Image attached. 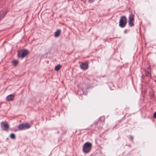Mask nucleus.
<instances>
[{
  "mask_svg": "<svg viewBox=\"0 0 156 156\" xmlns=\"http://www.w3.org/2000/svg\"><path fill=\"white\" fill-rule=\"evenodd\" d=\"M61 66L59 64L55 66V69L56 71H58L61 69Z\"/></svg>",
  "mask_w": 156,
  "mask_h": 156,
  "instance_id": "9d476101",
  "label": "nucleus"
},
{
  "mask_svg": "<svg viewBox=\"0 0 156 156\" xmlns=\"http://www.w3.org/2000/svg\"><path fill=\"white\" fill-rule=\"evenodd\" d=\"M128 22L129 25L130 26L132 27L133 25V21H130L129 20Z\"/></svg>",
  "mask_w": 156,
  "mask_h": 156,
  "instance_id": "2eb2a0df",
  "label": "nucleus"
},
{
  "mask_svg": "<svg viewBox=\"0 0 156 156\" xmlns=\"http://www.w3.org/2000/svg\"><path fill=\"white\" fill-rule=\"evenodd\" d=\"M61 30H57L55 33V37H59L60 34Z\"/></svg>",
  "mask_w": 156,
  "mask_h": 156,
  "instance_id": "1a4fd4ad",
  "label": "nucleus"
},
{
  "mask_svg": "<svg viewBox=\"0 0 156 156\" xmlns=\"http://www.w3.org/2000/svg\"><path fill=\"white\" fill-rule=\"evenodd\" d=\"M94 0H89L88 2L90 3H91Z\"/></svg>",
  "mask_w": 156,
  "mask_h": 156,
  "instance_id": "dca6fc26",
  "label": "nucleus"
},
{
  "mask_svg": "<svg viewBox=\"0 0 156 156\" xmlns=\"http://www.w3.org/2000/svg\"><path fill=\"white\" fill-rule=\"evenodd\" d=\"M14 98V95L12 94H10L6 98V100L8 101H11L13 100Z\"/></svg>",
  "mask_w": 156,
  "mask_h": 156,
  "instance_id": "0eeeda50",
  "label": "nucleus"
},
{
  "mask_svg": "<svg viewBox=\"0 0 156 156\" xmlns=\"http://www.w3.org/2000/svg\"><path fill=\"white\" fill-rule=\"evenodd\" d=\"M10 137L12 139H14L15 138V136L14 134L12 133L10 135Z\"/></svg>",
  "mask_w": 156,
  "mask_h": 156,
  "instance_id": "ddd939ff",
  "label": "nucleus"
},
{
  "mask_svg": "<svg viewBox=\"0 0 156 156\" xmlns=\"http://www.w3.org/2000/svg\"><path fill=\"white\" fill-rule=\"evenodd\" d=\"M7 12V11L6 10H5L3 13L1 15V17L3 18Z\"/></svg>",
  "mask_w": 156,
  "mask_h": 156,
  "instance_id": "4468645a",
  "label": "nucleus"
},
{
  "mask_svg": "<svg viewBox=\"0 0 156 156\" xmlns=\"http://www.w3.org/2000/svg\"><path fill=\"white\" fill-rule=\"evenodd\" d=\"M29 128V125L28 123L22 124L19 125L18 128L19 130L25 129Z\"/></svg>",
  "mask_w": 156,
  "mask_h": 156,
  "instance_id": "20e7f679",
  "label": "nucleus"
},
{
  "mask_svg": "<svg viewBox=\"0 0 156 156\" xmlns=\"http://www.w3.org/2000/svg\"><path fill=\"white\" fill-rule=\"evenodd\" d=\"M1 125H2L4 127L3 129L4 130L8 131V129L9 128V125L8 122H6V121L3 122L1 123Z\"/></svg>",
  "mask_w": 156,
  "mask_h": 156,
  "instance_id": "39448f33",
  "label": "nucleus"
},
{
  "mask_svg": "<svg viewBox=\"0 0 156 156\" xmlns=\"http://www.w3.org/2000/svg\"><path fill=\"white\" fill-rule=\"evenodd\" d=\"M154 117L156 119V112H155L154 114Z\"/></svg>",
  "mask_w": 156,
  "mask_h": 156,
  "instance_id": "f3484780",
  "label": "nucleus"
},
{
  "mask_svg": "<svg viewBox=\"0 0 156 156\" xmlns=\"http://www.w3.org/2000/svg\"><path fill=\"white\" fill-rule=\"evenodd\" d=\"M12 63L14 66H16L18 63V61L17 60H14Z\"/></svg>",
  "mask_w": 156,
  "mask_h": 156,
  "instance_id": "f8f14e48",
  "label": "nucleus"
},
{
  "mask_svg": "<svg viewBox=\"0 0 156 156\" xmlns=\"http://www.w3.org/2000/svg\"><path fill=\"white\" fill-rule=\"evenodd\" d=\"M28 54V51L25 49H21L18 51L17 56L19 58H23L26 56Z\"/></svg>",
  "mask_w": 156,
  "mask_h": 156,
  "instance_id": "f257e3e1",
  "label": "nucleus"
},
{
  "mask_svg": "<svg viewBox=\"0 0 156 156\" xmlns=\"http://www.w3.org/2000/svg\"><path fill=\"white\" fill-rule=\"evenodd\" d=\"M151 70L150 67H148V70L146 71V74L147 76L148 77H150L151 76Z\"/></svg>",
  "mask_w": 156,
  "mask_h": 156,
  "instance_id": "6e6552de",
  "label": "nucleus"
},
{
  "mask_svg": "<svg viewBox=\"0 0 156 156\" xmlns=\"http://www.w3.org/2000/svg\"><path fill=\"white\" fill-rule=\"evenodd\" d=\"M91 148V144L89 142L86 143L83 145V151L85 153H88Z\"/></svg>",
  "mask_w": 156,
  "mask_h": 156,
  "instance_id": "f03ea898",
  "label": "nucleus"
},
{
  "mask_svg": "<svg viewBox=\"0 0 156 156\" xmlns=\"http://www.w3.org/2000/svg\"><path fill=\"white\" fill-rule=\"evenodd\" d=\"M127 19L125 16H122L120 18L119 22V26L121 27H124L127 23Z\"/></svg>",
  "mask_w": 156,
  "mask_h": 156,
  "instance_id": "7ed1b4c3",
  "label": "nucleus"
},
{
  "mask_svg": "<svg viewBox=\"0 0 156 156\" xmlns=\"http://www.w3.org/2000/svg\"><path fill=\"white\" fill-rule=\"evenodd\" d=\"M134 20V16L133 14H131L129 17V21H133Z\"/></svg>",
  "mask_w": 156,
  "mask_h": 156,
  "instance_id": "9b49d317",
  "label": "nucleus"
},
{
  "mask_svg": "<svg viewBox=\"0 0 156 156\" xmlns=\"http://www.w3.org/2000/svg\"><path fill=\"white\" fill-rule=\"evenodd\" d=\"M80 66L81 69L85 70L88 68V65L87 63H83L80 65Z\"/></svg>",
  "mask_w": 156,
  "mask_h": 156,
  "instance_id": "423d86ee",
  "label": "nucleus"
}]
</instances>
